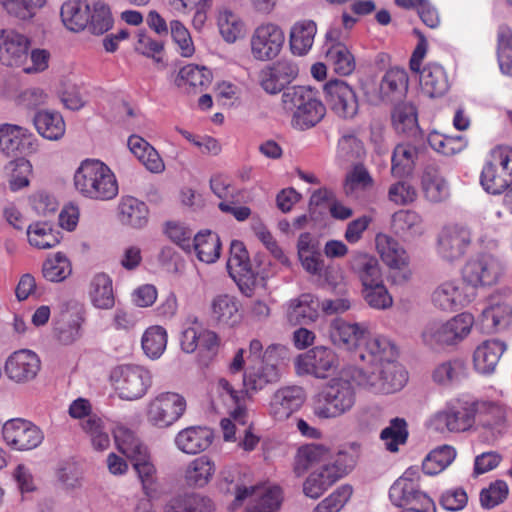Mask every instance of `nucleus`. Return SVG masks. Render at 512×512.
I'll list each match as a JSON object with an SVG mask.
<instances>
[{"instance_id": "nucleus-57", "label": "nucleus", "mask_w": 512, "mask_h": 512, "mask_svg": "<svg viewBox=\"0 0 512 512\" xmlns=\"http://www.w3.org/2000/svg\"><path fill=\"white\" fill-rule=\"evenodd\" d=\"M373 178L361 164L355 165L346 175L344 182L345 194L349 197H359V194L372 188Z\"/></svg>"}, {"instance_id": "nucleus-58", "label": "nucleus", "mask_w": 512, "mask_h": 512, "mask_svg": "<svg viewBox=\"0 0 512 512\" xmlns=\"http://www.w3.org/2000/svg\"><path fill=\"white\" fill-rule=\"evenodd\" d=\"M142 349L151 359H158L167 346V332L161 326L149 327L142 336Z\"/></svg>"}, {"instance_id": "nucleus-41", "label": "nucleus", "mask_w": 512, "mask_h": 512, "mask_svg": "<svg viewBox=\"0 0 512 512\" xmlns=\"http://www.w3.org/2000/svg\"><path fill=\"white\" fill-rule=\"evenodd\" d=\"M128 147L137 159L152 173H160L165 165L156 151L145 139L138 135H132L128 138Z\"/></svg>"}, {"instance_id": "nucleus-5", "label": "nucleus", "mask_w": 512, "mask_h": 512, "mask_svg": "<svg viewBox=\"0 0 512 512\" xmlns=\"http://www.w3.org/2000/svg\"><path fill=\"white\" fill-rule=\"evenodd\" d=\"M480 183L490 194H501L512 183V149L494 148L482 168Z\"/></svg>"}, {"instance_id": "nucleus-2", "label": "nucleus", "mask_w": 512, "mask_h": 512, "mask_svg": "<svg viewBox=\"0 0 512 512\" xmlns=\"http://www.w3.org/2000/svg\"><path fill=\"white\" fill-rule=\"evenodd\" d=\"M75 189L84 197L110 200L118 194V184L111 169L103 162L86 159L74 173Z\"/></svg>"}, {"instance_id": "nucleus-55", "label": "nucleus", "mask_w": 512, "mask_h": 512, "mask_svg": "<svg viewBox=\"0 0 512 512\" xmlns=\"http://www.w3.org/2000/svg\"><path fill=\"white\" fill-rule=\"evenodd\" d=\"M83 432L89 437L94 450L104 451L110 446V437L105 421L98 415H91L81 422Z\"/></svg>"}, {"instance_id": "nucleus-19", "label": "nucleus", "mask_w": 512, "mask_h": 512, "mask_svg": "<svg viewBox=\"0 0 512 512\" xmlns=\"http://www.w3.org/2000/svg\"><path fill=\"white\" fill-rule=\"evenodd\" d=\"M408 88V76L404 69L392 68L382 77L379 85L372 90L367 89V100L378 105L382 102H392L401 98Z\"/></svg>"}, {"instance_id": "nucleus-7", "label": "nucleus", "mask_w": 512, "mask_h": 512, "mask_svg": "<svg viewBox=\"0 0 512 512\" xmlns=\"http://www.w3.org/2000/svg\"><path fill=\"white\" fill-rule=\"evenodd\" d=\"M290 358L289 349L281 344H271L262 355V366L259 370H249L244 374L243 384L247 390L258 391L267 384L279 380L281 369Z\"/></svg>"}, {"instance_id": "nucleus-31", "label": "nucleus", "mask_w": 512, "mask_h": 512, "mask_svg": "<svg viewBox=\"0 0 512 512\" xmlns=\"http://www.w3.org/2000/svg\"><path fill=\"white\" fill-rule=\"evenodd\" d=\"M88 296L92 306L96 309H113L115 293L111 277L104 272L96 273L89 282Z\"/></svg>"}, {"instance_id": "nucleus-16", "label": "nucleus", "mask_w": 512, "mask_h": 512, "mask_svg": "<svg viewBox=\"0 0 512 512\" xmlns=\"http://www.w3.org/2000/svg\"><path fill=\"white\" fill-rule=\"evenodd\" d=\"M2 434L7 445L19 451L34 449L44 439L42 431L36 425L20 418L6 421Z\"/></svg>"}, {"instance_id": "nucleus-25", "label": "nucleus", "mask_w": 512, "mask_h": 512, "mask_svg": "<svg viewBox=\"0 0 512 512\" xmlns=\"http://www.w3.org/2000/svg\"><path fill=\"white\" fill-rule=\"evenodd\" d=\"M40 365V359L36 353L23 349L9 356L5 364V370L11 380L24 383L36 377Z\"/></svg>"}, {"instance_id": "nucleus-22", "label": "nucleus", "mask_w": 512, "mask_h": 512, "mask_svg": "<svg viewBox=\"0 0 512 512\" xmlns=\"http://www.w3.org/2000/svg\"><path fill=\"white\" fill-rule=\"evenodd\" d=\"M30 40L11 29L0 30V62L10 67H21L28 58Z\"/></svg>"}, {"instance_id": "nucleus-24", "label": "nucleus", "mask_w": 512, "mask_h": 512, "mask_svg": "<svg viewBox=\"0 0 512 512\" xmlns=\"http://www.w3.org/2000/svg\"><path fill=\"white\" fill-rule=\"evenodd\" d=\"M360 358L366 364H386L396 362L397 348L393 341L383 335L365 334L361 342Z\"/></svg>"}, {"instance_id": "nucleus-50", "label": "nucleus", "mask_w": 512, "mask_h": 512, "mask_svg": "<svg viewBox=\"0 0 512 512\" xmlns=\"http://www.w3.org/2000/svg\"><path fill=\"white\" fill-rule=\"evenodd\" d=\"M221 242L219 236L211 231L199 232L193 237L192 251L205 263H213L220 256Z\"/></svg>"}, {"instance_id": "nucleus-1", "label": "nucleus", "mask_w": 512, "mask_h": 512, "mask_svg": "<svg viewBox=\"0 0 512 512\" xmlns=\"http://www.w3.org/2000/svg\"><path fill=\"white\" fill-rule=\"evenodd\" d=\"M313 414L323 420L338 418L352 410L356 403V391L350 380L335 377L324 384L312 396Z\"/></svg>"}, {"instance_id": "nucleus-39", "label": "nucleus", "mask_w": 512, "mask_h": 512, "mask_svg": "<svg viewBox=\"0 0 512 512\" xmlns=\"http://www.w3.org/2000/svg\"><path fill=\"white\" fill-rule=\"evenodd\" d=\"M317 33L316 23L312 20L296 22L290 30V50L294 55L304 56L312 48Z\"/></svg>"}, {"instance_id": "nucleus-35", "label": "nucleus", "mask_w": 512, "mask_h": 512, "mask_svg": "<svg viewBox=\"0 0 512 512\" xmlns=\"http://www.w3.org/2000/svg\"><path fill=\"white\" fill-rule=\"evenodd\" d=\"M420 87L430 98L441 97L449 89V81L444 68L437 63H428L420 72Z\"/></svg>"}, {"instance_id": "nucleus-54", "label": "nucleus", "mask_w": 512, "mask_h": 512, "mask_svg": "<svg viewBox=\"0 0 512 512\" xmlns=\"http://www.w3.org/2000/svg\"><path fill=\"white\" fill-rule=\"evenodd\" d=\"M391 119L398 133L413 134L418 129L417 109L412 103L397 104L392 110Z\"/></svg>"}, {"instance_id": "nucleus-3", "label": "nucleus", "mask_w": 512, "mask_h": 512, "mask_svg": "<svg viewBox=\"0 0 512 512\" xmlns=\"http://www.w3.org/2000/svg\"><path fill=\"white\" fill-rule=\"evenodd\" d=\"M281 102L283 109L292 113V126L301 131L314 127L326 112L315 92L305 86L286 89L281 96Z\"/></svg>"}, {"instance_id": "nucleus-49", "label": "nucleus", "mask_w": 512, "mask_h": 512, "mask_svg": "<svg viewBox=\"0 0 512 512\" xmlns=\"http://www.w3.org/2000/svg\"><path fill=\"white\" fill-rule=\"evenodd\" d=\"M217 26L223 40L234 43L245 33V24L238 14L229 8H221L217 16Z\"/></svg>"}, {"instance_id": "nucleus-60", "label": "nucleus", "mask_w": 512, "mask_h": 512, "mask_svg": "<svg viewBox=\"0 0 512 512\" xmlns=\"http://www.w3.org/2000/svg\"><path fill=\"white\" fill-rule=\"evenodd\" d=\"M407 438V423L404 419L398 417L391 419L389 426L380 433V439L383 441L385 448L390 452H397L399 445L405 444Z\"/></svg>"}, {"instance_id": "nucleus-13", "label": "nucleus", "mask_w": 512, "mask_h": 512, "mask_svg": "<svg viewBox=\"0 0 512 512\" xmlns=\"http://www.w3.org/2000/svg\"><path fill=\"white\" fill-rule=\"evenodd\" d=\"M504 272L502 262L496 257L486 254L469 260L463 267L464 282L473 288L496 284Z\"/></svg>"}, {"instance_id": "nucleus-26", "label": "nucleus", "mask_w": 512, "mask_h": 512, "mask_svg": "<svg viewBox=\"0 0 512 512\" xmlns=\"http://www.w3.org/2000/svg\"><path fill=\"white\" fill-rule=\"evenodd\" d=\"M480 323L482 329L488 333L502 331L512 323V307L491 297L487 307L481 312Z\"/></svg>"}, {"instance_id": "nucleus-15", "label": "nucleus", "mask_w": 512, "mask_h": 512, "mask_svg": "<svg viewBox=\"0 0 512 512\" xmlns=\"http://www.w3.org/2000/svg\"><path fill=\"white\" fill-rule=\"evenodd\" d=\"M295 365L299 375L308 374L316 378H326L338 368L339 360L332 349L317 346L300 355Z\"/></svg>"}, {"instance_id": "nucleus-8", "label": "nucleus", "mask_w": 512, "mask_h": 512, "mask_svg": "<svg viewBox=\"0 0 512 512\" xmlns=\"http://www.w3.org/2000/svg\"><path fill=\"white\" fill-rule=\"evenodd\" d=\"M354 457L347 452H339L332 461L312 472L303 485L306 496L317 499L336 481L348 474L354 467Z\"/></svg>"}, {"instance_id": "nucleus-21", "label": "nucleus", "mask_w": 512, "mask_h": 512, "mask_svg": "<svg viewBox=\"0 0 512 512\" xmlns=\"http://www.w3.org/2000/svg\"><path fill=\"white\" fill-rule=\"evenodd\" d=\"M474 299V292H468L467 288L457 280H449L435 288L431 295L434 307L446 312L457 311Z\"/></svg>"}, {"instance_id": "nucleus-44", "label": "nucleus", "mask_w": 512, "mask_h": 512, "mask_svg": "<svg viewBox=\"0 0 512 512\" xmlns=\"http://www.w3.org/2000/svg\"><path fill=\"white\" fill-rule=\"evenodd\" d=\"M90 5L85 0H68L61 7L63 24L71 31H81L88 25Z\"/></svg>"}, {"instance_id": "nucleus-47", "label": "nucleus", "mask_w": 512, "mask_h": 512, "mask_svg": "<svg viewBox=\"0 0 512 512\" xmlns=\"http://www.w3.org/2000/svg\"><path fill=\"white\" fill-rule=\"evenodd\" d=\"M351 266L362 282L363 287L375 285L383 281L378 260L371 255L365 253L355 255Z\"/></svg>"}, {"instance_id": "nucleus-30", "label": "nucleus", "mask_w": 512, "mask_h": 512, "mask_svg": "<svg viewBox=\"0 0 512 512\" xmlns=\"http://www.w3.org/2000/svg\"><path fill=\"white\" fill-rule=\"evenodd\" d=\"M227 270L231 278L239 285L241 283L247 284L254 280V272L248 252L241 241L233 240L231 242Z\"/></svg>"}, {"instance_id": "nucleus-45", "label": "nucleus", "mask_w": 512, "mask_h": 512, "mask_svg": "<svg viewBox=\"0 0 512 512\" xmlns=\"http://www.w3.org/2000/svg\"><path fill=\"white\" fill-rule=\"evenodd\" d=\"M332 460L330 459L329 451L325 447L309 444L298 449L294 469L298 475H301L315 465H319V468H321Z\"/></svg>"}, {"instance_id": "nucleus-48", "label": "nucleus", "mask_w": 512, "mask_h": 512, "mask_svg": "<svg viewBox=\"0 0 512 512\" xmlns=\"http://www.w3.org/2000/svg\"><path fill=\"white\" fill-rule=\"evenodd\" d=\"M117 449L128 459H132L147 450V447L136 436L135 432L120 422L113 427Z\"/></svg>"}, {"instance_id": "nucleus-11", "label": "nucleus", "mask_w": 512, "mask_h": 512, "mask_svg": "<svg viewBox=\"0 0 512 512\" xmlns=\"http://www.w3.org/2000/svg\"><path fill=\"white\" fill-rule=\"evenodd\" d=\"M186 407V400L181 394L162 392L149 401L146 408L147 422L156 428H168L183 416Z\"/></svg>"}, {"instance_id": "nucleus-14", "label": "nucleus", "mask_w": 512, "mask_h": 512, "mask_svg": "<svg viewBox=\"0 0 512 512\" xmlns=\"http://www.w3.org/2000/svg\"><path fill=\"white\" fill-rule=\"evenodd\" d=\"M324 94L330 109L341 119H353L359 111L354 89L343 80H331L324 85Z\"/></svg>"}, {"instance_id": "nucleus-10", "label": "nucleus", "mask_w": 512, "mask_h": 512, "mask_svg": "<svg viewBox=\"0 0 512 512\" xmlns=\"http://www.w3.org/2000/svg\"><path fill=\"white\" fill-rule=\"evenodd\" d=\"M476 413L475 402L455 399L433 416L431 424L439 432H464L474 425Z\"/></svg>"}, {"instance_id": "nucleus-59", "label": "nucleus", "mask_w": 512, "mask_h": 512, "mask_svg": "<svg viewBox=\"0 0 512 512\" xmlns=\"http://www.w3.org/2000/svg\"><path fill=\"white\" fill-rule=\"evenodd\" d=\"M464 374V362L459 359H453L437 364L432 372V379L439 385L448 386L458 382Z\"/></svg>"}, {"instance_id": "nucleus-46", "label": "nucleus", "mask_w": 512, "mask_h": 512, "mask_svg": "<svg viewBox=\"0 0 512 512\" xmlns=\"http://www.w3.org/2000/svg\"><path fill=\"white\" fill-rule=\"evenodd\" d=\"M418 158V149L407 143L398 144L391 158V174L395 178L409 176L415 167Z\"/></svg>"}, {"instance_id": "nucleus-29", "label": "nucleus", "mask_w": 512, "mask_h": 512, "mask_svg": "<svg viewBox=\"0 0 512 512\" xmlns=\"http://www.w3.org/2000/svg\"><path fill=\"white\" fill-rule=\"evenodd\" d=\"M376 249L382 261L393 270H402L409 265V255L405 248L392 236L376 235Z\"/></svg>"}, {"instance_id": "nucleus-9", "label": "nucleus", "mask_w": 512, "mask_h": 512, "mask_svg": "<svg viewBox=\"0 0 512 512\" xmlns=\"http://www.w3.org/2000/svg\"><path fill=\"white\" fill-rule=\"evenodd\" d=\"M111 381L119 397L133 401L142 398L152 383L149 370L139 365H121L113 369Z\"/></svg>"}, {"instance_id": "nucleus-28", "label": "nucleus", "mask_w": 512, "mask_h": 512, "mask_svg": "<svg viewBox=\"0 0 512 512\" xmlns=\"http://www.w3.org/2000/svg\"><path fill=\"white\" fill-rule=\"evenodd\" d=\"M391 230L404 241H411L425 233V224L420 214L412 210H399L391 217Z\"/></svg>"}, {"instance_id": "nucleus-52", "label": "nucleus", "mask_w": 512, "mask_h": 512, "mask_svg": "<svg viewBox=\"0 0 512 512\" xmlns=\"http://www.w3.org/2000/svg\"><path fill=\"white\" fill-rule=\"evenodd\" d=\"M215 473V464L207 456L192 460L185 471V480L188 485L204 487Z\"/></svg>"}, {"instance_id": "nucleus-18", "label": "nucleus", "mask_w": 512, "mask_h": 512, "mask_svg": "<svg viewBox=\"0 0 512 512\" xmlns=\"http://www.w3.org/2000/svg\"><path fill=\"white\" fill-rule=\"evenodd\" d=\"M471 244V232L467 227H444L437 240V253L445 261L453 262L464 256Z\"/></svg>"}, {"instance_id": "nucleus-40", "label": "nucleus", "mask_w": 512, "mask_h": 512, "mask_svg": "<svg viewBox=\"0 0 512 512\" xmlns=\"http://www.w3.org/2000/svg\"><path fill=\"white\" fill-rule=\"evenodd\" d=\"M218 390L221 396L228 397L233 403L236 404V408L230 412V418L234 426L237 427L238 435L241 437L244 427H251L248 424V413L245 407L240 405L241 400L246 396V391L235 389L228 380L220 379L218 381Z\"/></svg>"}, {"instance_id": "nucleus-64", "label": "nucleus", "mask_w": 512, "mask_h": 512, "mask_svg": "<svg viewBox=\"0 0 512 512\" xmlns=\"http://www.w3.org/2000/svg\"><path fill=\"white\" fill-rule=\"evenodd\" d=\"M47 0H0V5L12 17L28 20L34 17Z\"/></svg>"}, {"instance_id": "nucleus-12", "label": "nucleus", "mask_w": 512, "mask_h": 512, "mask_svg": "<svg viewBox=\"0 0 512 512\" xmlns=\"http://www.w3.org/2000/svg\"><path fill=\"white\" fill-rule=\"evenodd\" d=\"M284 42V32L278 25L263 23L251 35V54L259 61L272 60L279 55Z\"/></svg>"}, {"instance_id": "nucleus-17", "label": "nucleus", "mask_w": 512, "mask_h": 512, "mask_svg": "<svg viewBox=\"0 0 512 512\" xmlns=\"http://www.w3.org/2000/svg\"><path fill=\"white\" fill-rule=\"evenodd\" d=\"M307 394L299 385H287L277 389L271 396L268 413L276 421H285L301 409Z\"/></svg>"}, {"instance_id": "nucleus-37", "label": "nucleus", "mask_w": 512, "mask_h": 512, "mask_svg": "<svg viewBox=\"0 0 512 512\" xmlns=\"http://www.w3.org/2000/svg\"><path fill=\"white\" fill-rule=\"evenodd\" d=\"M506 345L499 340H487L474 352V367L481 374H491L504 353Z\"/></svg>"}, {"instance_id": "nucleus-6", "label": "nucleus", "mask_w": 512, "mask_h": 512, "mask_svg": "<svg viewBox=\"0 0 512 512\" xmlns=\"http://www.w3.org/2000/svg\"><path fill=\"white\" fill-rule=\"evenodd\" d=\"M473 323L474 318L470 313L458 314L446 322L431 321L422 331V340L431 348L451 345L464 339L470 333Z\"/></svg>"}, {"instance_id": "nucleus-33", "label": "nucleus", "mask_w": 512, "mask_h": 512, "mask_svg": "<svg viewBox=\"0 0 512 512\" xmlns=\"http://www.w3.org/2000/svg\"><path fill=\"white\" fill-rule=\"evenodd\" d=\"M118 216L123 225L141 229L148 223L149 209L143 201L133 196H124L118 205Z\"/></svg>"}, {"instance_id": "nucleus-34", "label": "nucleus", "mask_w": 512, "mask_h": 512, "mask_svg": "<svg viewBox=\"0 0 512 512\" xmlns=\"http://www.w3.org/2000/svg\"><path fill=\"white\" fill-rule=\"evenodd\" d=\"M421 185L427 200L439 203L449 197V185L435 164H428L422 173Z\"/></svg>"}, {"instance_id": "nucleus-61", "label": "nucleus", "mask_w": 512, "mask_h": 512, "mask_svg": "<svg viewBox=\"0 0 512 512\" xmlns=\"http://www.w3.org/2000/svg\"><path fill=\"white\" fill-rule=\"evenodd\" d=\"M11 190L17 191L29 185V177L32 174L31 163L23 158L11 160L5 166Z\"/></svg>"}, {"instance_id": "nucleus-51", "label": "nucleus", "mask_w": 512, "mask_h": 512, "mask_svg": "<svg viewBox=\"0 0 512 512\" xmlns=\"http://www.w3.org/2000/svg\"><path fill=\"white\" fill-rule=\"evenodd\" d=\"M38 133L48 140H58L65 133V122L58 112L39 111L34 117Z\"/></svg>"}, {"instance_id": "nucleus-62", "label": "nucleus", "mask_w": 512, "mask_h": 512, "mask_svg": "<svg viewBox=\"0 0 512 512\" xmlns=\"http://www.w3.org/2000/svg\"><path fill=\"white\" fill-rule=\"evenodd\" d=\"M58 234L46 222H37L27 229L29 243L39 249L55 247L60 242Z\"/></svg>"}, {"instance_id": "nucleus-63", "label": "nucleus", "mask_w": 512, "mask_h": 512, "mask_svg": "<svg viewBox=\"0 0 512 512\" xmlns=\"http://www.w3.org/2000/svg\"><path fill=\"white\" fill-rule=\"evenodd\" d=\"M497 55L500 70L503 74L512 77V30L506 25L498 29Z\"/></svg>"}, {"instance_id": "nucleus-38", "label": "nucleus", "mask_w": 512, "mask_h": 512, "mask_svg": "<svg viewBox=\"0 0 512 512\" xmlns=\"http://www.w3.org/2000/svg\"><path fill=\"white\" fill-rule=\"evenodd\" d=\"M212 82L211 71L204 67L188 64L182 67L175 79V84L187 92H201Z\"/></svg>"}, {"instance_id": "nucleus-20", "label": "nucleus", "mask_w": 512, "mask_h": 512, "mask_svg": "<svg viewBox=\"0 0 512 512\" xmlns=\"http://www.w3.org/2000/svg\"><path fill=\"white\" fill-rule=\"evenodd\" d=\"M36 137L26 128L4 123L0 125V151L7 156L32 154L37 151Z\"/></svg>"}, {"instance_id": "nucleus-32", "label": "nucleus", "mask_w": 512, "mask_h": 512, "mask_svg": "<svg viewBox=\"0 0 512 512\" xmlns=\"http://www.w3.org/2000/svg\"><path fill=\"white\" fill-rule=\"evenodd\" d=\"M366 332L367 330L362 325L348 323L340 318L332 321L329 330L332 342L348 350L360 346Z\"/></svg>"}, {"instance_id": "nucleus-53", "label": "nucleus", "mask_w": 512, "mask_h": 512, "mask_svg": "<svg viewBox=\"0 0 512 512\" xmlns=\"http://www.w3.org/2000/svg\"><path fill=\"white\" fill-rule=\"evenodd\" d=\"M325 57L327 63L339 75H350L355 69V58L345 44H332L328 47Z\"/></svg>"}, {"instance_id": "nucleus-42", "label": "nucleus", "mask_w": 512, "mask_h": 512, "mask_svg": "<svg viewBox=\"0 0 512 512\" xmlns=\"http://www.w3.org/2000/svg\"><path fill=\"white\" fill-rule=\"evenodd\" d=\"M319 305L311 294H302L290 301L287 309L288 321L293 325L308 324L316 320Z\"/></svg>"}, {"instance_id": "nucleus-27", "label": "nucleus", "mask_w": 512, "mask_h": 512, "mask_svg": "<svg viewBox=\"0 0 512 512\" xmlns=\"http://www.w3.org/2000/svg\"><path fill=\"white\" fill-rule=\"evenodd\" d=\"M213 434L205 428L191 426L179 431L175 437L176 447L185 454H198L205 451L212 443Z\"/></svg>"}, {"instance_id": "nucleus-4", "label": "nucleus", "mask_w": 512, "mask_h": 512, "mask_svg": "<svg viewBox=\"0 0 512 512\" xmlns=\"http://www.w3.org/2000/svg\"><path fill=\"white\" fill-rule=\"evenodd\" d=\"M352 377L363 389L374 394H390L401 390L407 382V373L397 362L367 364L355 369Z\"/></svg>"}, {"instance_id": "nucleus-23", "label": "nucleus", "mask_w": 512, "mask_h": 512, "mask_svg": "<svg viewBox=\"0 0 512 512\" xmlns=\"http://www.w3.org/2000/svg\"><path fill=\"white\" fill-rule=\"evenodd\" d=\"M235 501L238 505L247 497L254 498V504L248 508L247 512H276L281 502V490L277 486H235Z\"/></svg>"}, {"instance_id": "nucleus-43", "label": "nucleus", "mask_w": 512, "mask_h": 512, "mask_svg": "<svg viewBox=\"0 0 512 512\" xmlns=\"http://www.w3.org/2000/svg\"><path fill=\"white\" fill-rule=\"evenodd\" d=\"M211 316L218 324L234 326L239 323V303L234 296L221 294L211 303Z\"/></svg>"}, {"instance_id": "nucleus-36", "label": "nucleus", "mask_w": 512, "mask_h": 512, "mask_svg": "<svg viewBox=\"0 0 512 512\" xmlns=\"http://www.w3.org/2000/svg\"><path fill=\"white\" fill-rule=\"evenodd\" d=\"M134 470L141 481L145 495L150 499H157L159 485L157 483V470L151 461L148 449L131 459Z\"/></svg>"}, {"instance_id": "nucleus-56", "label": "nucleus", "mask_w": 512, "mask_h": 512, "mask_svg": "<svg viewBox=\"0 0 512 512\" xmlns=\"http://www.w3.org/2000/svg\"><path fill=\"white\" fill-rule=\"evenodd\" d=\"M456 451L452 446L443 445L432 450L422 463L423 472L436 475L448 467L455 459Z\"/></svg>"}]
</instances>
